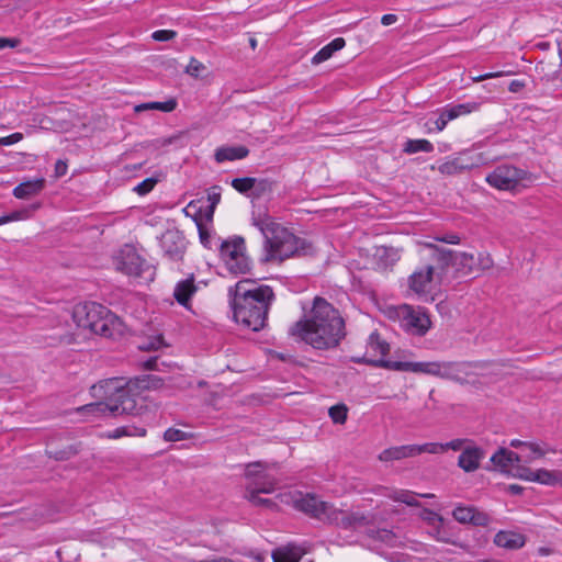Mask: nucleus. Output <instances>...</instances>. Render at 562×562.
Returning <instances> with one entry per match:
<instances>
[{
  "mask_svg": "<svg viewBox=\"0 0 562 562\" xmlns=\"http://www.w3.org/2000/svg\"><path fill=\"white\" fill-rule=\"evenodd\" d=\"M218 249L221 258L231 273L237 276L246 274L250 271L251 261L245 254V239L241 236H234L231 239L222 240Z\"/></svg>",
  "mask_w": 562,
  "mask_h": 562,
  "instance_id": "7",
  "label": "nucleus"
},
{
  "mask_svg": "<svg viewBox=\"0 0 562 562\" xmlns=\"http://www.w3.org/2000/svg\"><path fill=\"white\" fill-rule=\"evenodd\" d=\"M198 229H199V237L201 244L207 248L213 249L214 247H218L220 243L222 241L220 238H216L211 234V232L203 226L201 223H198Z\"/></svg>",
  "mask_w": 562,
  "mask_h": 562,
  "instance_id": "33",
  "label": "nucleus"
},
{
  "mask_svg": "<svg viewBox=\"0 0 562 562\" xmlns=\"http://www.w3.org/2000/svg\"><path fill=\"white\" fill-rule=\"evenodd\" d=\"M469 519H471L470 525L476 527H485L491 520L486 513L479 510L476 507L473 508V513Z\"/></svg>",
  "mask_w": 562,
  "mask_h": 562,
  "instance_id": "46",
  "label": "nucleus"
},
{
  "mask_svg": "<svg viewBox=\"0 0 562 562\" xmlns=\"http://www.w3.org/2000/svg\"><path fill=\"white\" fill-rule=\"evenodd\" d=\"M198 286L194 284V277L191 274L184 280H180L173 290V297L181 306L189 308L191 304V297L196 292Z\"/></svg>",
  "mask_w": 562,
  "mask_h": 562,
  "instance_id": "17",
  "label": "nucleus"
},
{
  "mask_svg": "<svg viewBox=\"0 0 562 562\" xmlns=\"http://www.w3.org/2000/svg\"><path fill=\"white\" fill-rule=\"evenodd\" d=\"M257 184V178L252 177H243V178H234L231 182V186L240 194L246 196L250 195V192L254 193V189Z\"/></svg>",
  "mask_w": 562,
  "mask_h": 562,
  "instance_id": "31",
  "label": "nucleus"
},
{
  "mask_svg": "<svg viewBox=\"0 0 562 562\" xmlns=\"http://www.w3.org/2000/svg\"><path fill=\"white\" fill-rule=\"evenodd\" d=\"M81 450V442L71 443L63 448H54L49 445L46 449V454L56 461H67L76 457Z\"/></svg>",
  "mask_w": 562,
  "mask_h": 562,
  "instance_id": "24",
  "label": "nucleus"
},
{
  "mask_svg": "<svg viewBox=\"0 0 562 562\" xmlns=\"http://www.w3.org/2000/svg\"><path fill=\"white\" fill-rule=\"evenodd\" d=\"M508 459V456H501L499 454V449H497V451H495L493 453V456L491 457V462L494 464L495 468H497L499 471L502 472H506L508 471V469L510 468V463L509 461H507Z\"/></svg>",
  "mask_w": 562,
  "mask_h": 562,
  "instance_id": "49",
  "label": "nucleus"
},
{
  "mask_svg": "<svg viewBox=\"0 0 562 562\" xmlns=\"http://www.w3.org/2000/svg\"><path fill=\"white\" fill-rule=\"evenodd\" d=\"M415 456L414 445L396 446L384 449L379 454V460L383 462L402 460L405 458H412Z\"/></svg>",
  "mask_w": 562,
  "mask_h": 562,
  "instance_id": "23",
  "label": "nucleus"
},
{
  "mask_svg": "<svg viewBox=\"0 0 562 562\" xmlns=\"http://www.w3.org/2000/svg\"><path fill=\"white\" fill-rule=\"evenodd\" d=\"M477 106L479 104L475 102L456 104V109L458 110L459 115L471 113L472 111L476 110Z\"/></svg>",
  "mask_w": 562,
  "mask_h": 562,
  "instance_id": "60",
  "label": "nucleus"
},
{
  "mask_svg": "<svg viewBox=\"0 0 562 562\" xmlns=\"http://www.w3.org/2000/svg\"><path fill=\"white\" fill-rule=\"evenodd\" d=\"M346 41L342 37H336L330 43L322 47L312 58V64L318 65L328 60L336 52L342 49Z\"/></svg>",
  "mask_w": 562,
  "mask_h": 562,
  "instance_id": "25",
  "label": "nucleus"
},
{
  "mask_svg": "<svg viewBox=\"0 0 562 562\" xmlns=\"http://www.w3.org/2000/svg\"><path fill=\"white\" fill-rule=\"evenodd\" d=\"M420 518L429 526V528L431 526L439 525V522H443V517L429 508H424L422 510Z\"/></svg>",
  "mask_w": 562,
  "mask_h": 562,
  "instance_id": "45",
  "label": "nucleus"
},
{
  "mask_svg": "<svg viewBox=\"0 0 562 562\" xmlns=\"http://www.w3.org/2000/svg\"><path fill=\"white\" fill-rule=\"evenodd\" d=\"M179 139H181L180 135H172L168 137H161L153 140V146L155 148L166 147L172 144H176Z\"/></svg>",
  "mask_w": 562,
  "mask_h": 562,
  "instance_id": "55",
  "label": "nucleus"
},
{
  "mask_svg": "<svg viewBox=\"0 0 562 562\" xmlns=\"http://www.w3.org/2000/svg\"><path fill=\"white\" fill-rule=\"evenodd\" d=\"M454 260H456V266L467 268L470 271L472 270L473 266L475 265L474 256L472 254H468V252L456 251Z\"/></svg>",
  "mask_w": 562,
  "mask_h": 562,
  "instance_id": "47",
  "label": "nucleus"
},
{
  "mask_svg": "<svg viewBox=\"0 0 562 562\" xmlns=\"http://www.w3.org/2000/svg\"><path fill=\"white\" fill-rule=\"evenodd\" d=\"M45 184L46 180L44 178L23 181L13 189V195L16 199H29L42 192Z\"/></svg>",
  "mask_w": 562,
  "mask_h": 562,
  "instance_id": "21",
  "label": "nucleus"
},
{
  "mask_svg": "<svg viewBox=\"0 0 562 562\" xmlns=\"http://www.w3.org/2000/svg\"><path fill=\"white\" fill-rule=\"evenodd\" d=\"M125 426H126V429L128 430V437H133V436L145 437L147 434L145 426H137L134 424L125 425Z\"/></svg>",
  "mask_w": 562,
  "mask_h": 562,
  "instance_id": "59",
  "label": "nucleus"
},
{
  "mask_svg": "<svg viewBox=\"0 0 562 562\" xmlns=\"http://www.w3.org/2000/svg\"><path fill=\"white\" fill-rule=\"evenodd\" d=\"M21 41L16 37H0V50L4 48H15L20 45Z\"/></svg>",
  "mask_w": 562,
  "mask_h": 562,
  "instance_id": "62",
  "label": "nucleus"
},
{
  "mask_svg": "<svg viewBox=\"0 0 562 562\" xmlns=\"http://www.w3.org/2000/svg\"><path fill=\"white\" fill-rule=\"evenodd\" d=\"M494 543L499 548L517 550L525 546L526 537L519 532L501 530L495 535Z\"/></svg>",
  "mask_w": 562,
  "mask_h": 562,
  "instance_id": "18",
  "label": "nucleus"
},
{
  "mask_svg": "<svg viewBox=\"0 0 562 562\" xmlns=\"http://www.w3.org/2000/svg\"><path fill=\"white\" fill-rule=\"evenodd\" d=\"M249 155V149L244 145L238 146H221L216 148L214 159L221 164L224 161H234L244 159Z\"/></svg>",
  "mask_w": 562,
  "mask_h": 562,
  "instance_id": "19",
  "label": "nucleus"
},
{
  "mask_svg": "<svg viewBox=\"0 0 562 562\" xmlns=\"http://www.w3.org/2000/svg\"><path fill=\"white\" fill-rule=\"evenodd\" d=\"M255 225L259 228L265 237L263 248L266 249V240L267 238H271L272 240H278L280 235H282V231L285 229L281 227L278 223L273 221H255Z\"/></svg>",
  "mask_w": 562,
  "mask_h": 562,
  "instance_id": "26",
  "label": "nucleus"
},
{
  "mask_svg": "<svg viewBox=\"0 0 562 562\" xmlns=\"http://www.w3.org/2000/svg\"><path fill=\"white\" fill-rule=\"evenodd\" d=\"M207 200L210 202L209 213L210 216H212L216 205L221 202V187H211L207 193Z\"/></svg>",
  "mask_w": 562,
  "mask_h": 562,
  "instance_id": "48",
  "label": "nucleus"
},
{
  "mask_svg": "<svg viewBox=\"0 0 562 562\" xmlns=\"http://www.w3.org/2000/svg\"><path fill=\"white\" fill-rule=\"evenodd\" d=\"M437 241L450 244V245H457L460 243V237L457 234L450 233V234H443L441 236L435 237Z\"/></svg>",
  "mask_w": 562,
  "mask_h": 562,
  "instance_id": "63",
  "label": "nucleus"
},
{
  "mask_svg": "<svg viewBox=\"0 0 562 562\" xmlns=\"http://www.w3.org/2000/svg\"><path fill=\"white\" fill-rule=\"evenodd\" d=\"M72 319L79 328L112 339L123 336L126 329L119 316L95 302L77 304L72 311Z\"/></svg>",
  "mask_w": 562,
  "mask_h": 562,
  "instance_id": "4",
  "label": "nucleus"
},
{
  "mask_svg": "<svg viewBox=\"0 0 562 562\" xmlns=\"http://www.w3.org/2000/svg\"><path fill=\"white\" fill-rule=\"evenodd\" d=\"M438 170L440 173L447 175V176H456V175H460V173L464 172V170H463V168H461V165L457 157L441 164L439 166Z\"/></svg>",
  "mask_w": 562,
  "mask_h": 562,
  "instance_id": "36",
  "label": "nucleus"
},
{
  "mask_svg": "<svg viewBox=\"0 0 562 562\" xmlns=\"http://www.w3.org/2000/svg\"><path fill=\"white\" fill-rule=\"evenodd\" d=\"M378 256L385 261V265H393L400 259L397 250L393 247H381L378 250Z\"/></svg>",
  "mask_w": 562,
  "mask_h": 562,
  "instance_id": "40",
  "label": "nucleus"
},
{
  "mask_svg": "<svg viewBox=\"0 0 562 562\" xmlns=\"http://www.w3.org/2000/svg\"><path fill=\"white\" fill-rule=\"evenodd\" d=\"M473 508L474 506L459 505L453 509L452 516L460 524H470L471 519H469V517H471Z\"/></svg>",
  "mask_w": 562,
  "mask_h": 562,
  "instance_id": "39",
  "label": "nucleus"
},
{
  "mask_svg": "<svg viewBox=\"0 0 562 562\" xmlns=\"http://www.w3.org/2000/svg\"><path fill=\"white\" fill-rule=\"evenodd\" d=\"M177 36L173 30H157L151 34V38L157 42H169Z\"/></svg>",
  "mask_w": 562,
  "mask_h": 562,
  "instance_id": "52",
  "label": "nucleus"
},
{
  "mask_svg": "<svg viewBox=\"0 0 562 562\" xmlns=\"http://www.w3.org/2000/svg\"><path fill=\"white\" fill-rule=\"evenodd\" d=\"M289 335L317 350H330L346 337V325L339 311L324 297L316 296L308 318L295 322Z\"/></svg>",
  "mask_w": 562,
  "mask_h": 562,
  "instance_id": "2",
  "label": "nucleus"
},
{
  "mask_svg": "<svg viewBox=\"0 0 562 562\" xmlns=\"http://www.w3.org/2000/svg\"><path fill=\"white\" fill-rule=\"evenodd\" d=\"M429 318L419 313L408 312L407 316L403 321V326L406 330L414 335L423 336L429 328Z\"/></svg>",
  "mask_w": 562,
  "mask_h": 562,
  "instance_id": "20",
  "label": "nucleus"
},
{
  "mask_svg": "<svg viewBox=\"0 0 562 562\" xmlns=\"http://www.w3.org/2000/svg\"><path fill=\"white\" fill-rule=\"evenodd\" d=\"M115 267L117 271L131 277L146 278L148 274L151 278L154 274L153 267L130 245H125L120 250L115 258Z\"/></svg>",
  "mask_w": 562,
  "mask_h": 562,
  "instance_id": "8",
  "label": "nucleus"
},
{
  "mask_svg": "<svg viewBox=\"0 0 562 562\" xmlns=\"http://www.w3.org/2000/svg\"><path fill=\"white\" fill-rule=\"evenodd\" d=\"M276 186V181L270 179H257V184L254 189V195L259 198L267 192H272Z\"/></svg>",
  "mask_w": 562,
  "mask_h": 562,
  "instance_id": "42",
  "label": "nucleus"
},
{
  "mask_svg": "<svg viewBox=\"0 0 562 562\" xmlns=\"http://www.w3.org/2000/svg\"><path fill=\"white\" fill-rule=\"evenodd\" d=\"M368 346L375 352H379L382 357L386 356L390 350V345L381 339L380 335L374 331L369 336Z\"/></svg>",
  "mask_w": 562,
  "mask_h": 562,
  "instance_id": "34",
  "label": "nucleus"
},
{
  "mask_svg": "<svg viewBox=\"0 0 562 562\" xmlns=\"http://www.w3.org/2000/svg\"><path fill=\"white\" fill-rule=\"evenodd\" d=\"M471 367L470 362L461 361H443L439 362L437 376L446 380H451L460 384L468 383L465 376L469 374L468 369Z\"/></svg>",
  "mask_w": 562,
  "mask_h": 562,
  "instance_id": "13",
  "label": "nucleus"
},
{
  "mask_svg": "<svg viewBox=\"0 0 562 562\" xmlns=\"http://www.w3.org/2000/svg\"><path fill=\"white\" fill-rule=\"evenodd\" d=\"M165 380L157 374H140L134 378H112L93 385L103 390L105 401L85 405L81 409L93 415L109 416H140L147 411L146 406L137 405L136 396L143 391L159 390Z\"/></svg>",
  "mask_w": 562,
  "mask_h": 562,
  "instance_id": "1",
  "label": "nucleus"
},
{
  "mask_svg": "<svg viewBox=\"0 0 562 562\" xmlns=\"http://www.w3.org/2000/svg\"><path fill=\"white\" fill-rule=\"evenodd\" d=\"M160 246L170 259L180 260L184 252V237L179 231H167L160 238Z\"/></svg>",
  "mask_w": 562,
  "mask_h": 562,
  "instance_id": "14",
  "label": "nucleus"
},
{
  "mask_svg": "<svg viewBox=\"0 0 562 562\" xmlns=\"http://www.w3.org/2000/svg\"><path fill=\"white\" fill-rule=\"evenodd\" d=\"M456 157L459 159L461 168H463L464 171L474 169V168L479 167L480 165L484 164V158L481 153L476 154L471 150H465V151L459 153V155Z\"/></svg>",
  "mask_w": 562,
  "mask_h": 562,
  "instance_id": "28",
  "label": "nucleus"
},
{
  "mask_svg": "<svg viewBox=\"0 0 562 562\" xmlns=\"http://www.w3.org/2000/svg\"><path fill=\"white\" fill-rule=\"evenodd\" d=\"M68 165L66 160L58 159L55 164L54 173L56 178H61L67 173Z\"/></svg>",
  "mask_w": 562,
  "mask_h": 562,
  "instance_id": "64",
  "label": "nucleus"
},
{
  "mask_svg": "<svg viewBox=\"0 0 562 562\" xmlns=\"http://www.w3.org/2000/svg\"><path fill=\"white\" fill-rule=\"evenodd\" d=\"M394 499L396 502L406 504L407 506L416 507L420 505V503L416 498V494L411 491L397 492L396 495L394 496Z\"/></svg>",
  "mask_w": 562,
  "mask_h": 562,
  "instance_id": "43",
  "label": "nucleus"
},
{
  "mask_svg": "<svg viewBox=\"0 0 562 562\" xmlns=\"http://www.w3.org/2000/svg\"><path fill=\"white\" fill-rule=\"evenodd\" d=\"M415 456L422 453L440 454L445 452L443 443L440 442H426L423 445H414Z\"/></svg>",
  "mask_w": 562,
  "mask_h": 562,
  "instance_id": "35",
  "label": "nucleus"
},
{
  "mask_svg": "<svg viewBox=\"0 0 562 562\" xmlns=\"http://www.w3.org/2000/svg\"><path fill=\"white\" fill-rule=\"evenodd\" d=\"M23 138V135L21 133H13L5 137H0V145L2 146H10L13 144H16Z\"/></svg>",
  "mask_w": 562,
  "mask_h": 562,
  "instance_id": "61",
  "label": "nucleus"
},
{
  "mask_svg": "<svg viewBox=\"0 0 562 562\" xmlns=\"http://www.w3.org/2000/svg\"><path fill=\"white\" fill-rule=\"evenodd\" d=\"M273 301L272 288H257V290L243 291L241 299L229 300V305L237 324L252 331H259L267 324Z\"/></svg>",
  "mask_w": 562,
  "mask_h": 562,
  "instance_id": "3",
  "label": "nucleus"
},
{
  "mask_svg": "<svg viewBox=\"0 0 562 562\" xmlns=\"http://www.w3.org/2000/svg\"><path fill=\"white\" fill-rule=\"evenodd\" d=\"M272 559L273 562H299L300 557L288 550L282 557H277L276 553H273Z\"/></svg>",
  "mask_w": 562,
  "mask_h": 562,
  "instance_id": "57",
  "label": "nucleus"
},
{
  "mask_svg": "<svg viewBox=\"0 0 562 562\" xmlns=\"http://www.w3.org/2000/svg\"><path fill=\"white\" fill-rule=\"evenodd\" d=\"M203 70H205V66L194 57L190 59L186 67V72L195 78H198Z\"/></svg>",
  "mask_w": 562,
  "mask_h": 562,
  "instance_id": "51",
  "label": "nucleus"
},
{
  "mask_svg": "<svg viewBox=\"0 0 562 562\" xmlns=\"http://www.w3.org/2000/svg\"><path fill=\"white\" fill-rule=\"evenodd\" d=\"M351 361L355 362V363H359V364L363 363V364H368V366H371V367H374V368H383L384 369V366H380L379 363L383 362V361H387V360L384 359V358L368 359L366 357H352Z\"/></svg>",
  "mask_w": 562,
  "mask_h": 562,
  "instance_id": "54",
  "label": "nucleus"
},
{
  "mask_svg": "<svg viewBox=\"0 0 562 562\" xmlns=\"http://www.w3.org/2000/svg\"><path fill=\"white\" fill-rule=\"evenodd\" d=\"M434 274L435 267L430 265L415 271L408 280L409 289L419 295L428 293V288L432 281Z\"/></svg>",
  "mask_w": 562,
  "mask_h": 562,
  "instance_id": "16",
  "label": "nucleus"
},
{
  "mask_svg": "<svg viewBox=\"0 0 562 562\" xmlns=\"http://www.w3.org/2000/svg\"><path fill=\"white\" fill-rule=\"evenodd\" d=\"M499 454L501 456H508V459L507 461H509L510 463V467H515L516 464L519 465L518 463L520 462V456L509 449H506V448H499Z\"/></svg>",
  "mask_w": 562,
  "mask_h": 562,
  "instance_id": "56",
  "label": "nucleus"
},
{
  "mask_svg": "<svg viewBox=\"0 0 562 562\" xmlns=\"http://www.w3.org/2000/svg\"><path fill=\"white\" fill-rule=\"evenodd\" d=\"M419 151L431 153L434 145L428 139H407L403 147V153L412 155Z\"/></svg>",
  "mask_w": 562,
  "mask_h": 562,
  "instance_id": "30",
  "label": "nucleus"
},
{
  "mask_svg": "<svg viewBox=\"0 0 562 562\" xmlns=\"http://www.w3.org/2000/svg\"><path fill=\"white\" fill-rule=\"evenodd\" d=\"M533 482L548 485L555 486L562 480V474L559 471H550L547 469H539L535 471V475L532 476Z\"/></svg>",
  "mask_w": 562,
  "mask_h": 562,
  "instance_id": "29",
  "label": "nucleus"
},
{
  "mask_svg": "<svg viewBox=\"0 0 562 562\" xmlns=\"http://www.w3.org/2000/svg\"><path fill=\"white\" fill-rule=\"evenodd\" d=\"M368 536L387 544H392L395 539V533L389 529H370Z\"/></svg>",
  "mask_w": 562,
  "mask_h": 562,
  "instance_id": "38",
  "label": "nucleus"
},
{
  "mask_svg": "<svg viewBox=\"0 0 562 562\" xmlns=\"http://www.w3.org/2000/svg\"><path fill=\"white\" fill-rule=\"evenodd\" d=\"M316 248L313 243L306 238L299 237L288 229L282 231L278 240L267 238L266 256L262 261L279 259L283 261L291 257H313Z\"/></svg>",
  "mask_w": 562,
  "mask_h": 562,
  "instance_id": "5",
  "label": "nucleus"
},
{
  "mask_svg": "<svg viewBox=\"0 0 562 562\" xmlns=\"http://www.w3.org/2000/svg\"><path fill=\"white\" fill-rule=\"evenodd\" d=\"M527 176L528 172L524 169L513 165H499L486 176L485 181L497 190L513 191Z\"/></svg>",
  "mask_w": 562,
  "mask_h": 562,
  "instance_id": "9",
  "label": "nucleus"
},
{
  "mask_svg": "<svg viewBox=\"0 0 562 562\" xmlns=\"http://www.w3.org/2000/svg\"><path fill=\"white\" fill-rule=\"evenodd\" d=\"M372 522L370 516L360 512H347L331 507L329 516H327V525L336 526L344 530H357Z\"/></svg>",
  "mask_w": 562,
  "mask_h": 562,
  "instance_id": "10",
  "label": "nucleus"
},
{
  "mask_svg": "<svg viewBox=\"0 0 562 562\" xmlns=\"http://www.w3.org/2000/svg\"><path fill=\"white\" fill-rule=\"evenodd\" d=\"M158 181L156 177L146 178L134 188V191L140 196L146 195L153 191Z\"/></svg>",
  "mask_w": 562,
  "mask_h": 562,
  "instance_id": "41",
  "label": "nucleus"
},
{
  "mask_svg": "<svg viewBox=\"0 0 562 562\" xmlns=\"http://www.w3.org/2000/svg\"><path fill=\"white\" fill-rule=\"evenodd\" d=\"M105 437L109 438V439H119V438H122V437H128V430L126 429L125 425L124 426H120V427H116L113 430L108 431Z\"/></svg>",
  "mask_w": 562,
  "mask_h": 562,
  "instance_id": "58",
  "label": "nucleus"
},
{
  "mask_svg": "<svg viewBox=\"0 0 562 562\" xmlns=\"http://www.w3.org/2000/svg\"><path fill=\"white\" fill-rule=\"evenodd\" d=\"M329 417L335 424H345L348 415V407L345 404H336L328 411Z\"/></svg>",
  "mask_w": 562,
  "mask_h": 562,
  "instance_id": "37",
  "label": "nucleus"
},
{
  "mask_svg": "<svg viewBox=\"0 0 562 562\" xmlns=\"http://www.w3.org/2000/svg\"><path fill=\"white\" fill-rule=\"evenodd\" d=\"M277 497L281 503L289 505L305 516L323 524L327 522V516H329L333 507V504L322 501L319 496L314 493L291 491L280 493Z\"/></svg>",
  "mask_w": 562,
  "mask_h": 562,
  "instance_id": "6",
  "label": "nucleus"
},
{
  "mask_svg": "<svg viewBox=\"0 0 562 562\" xmlns=\"http://www.w3.org/2000/svg\"><path fill=\"white\" fill-rule=\"evenodd\" d=\"M257 288H270L267 284H258L257 281L251 279H243L228 288L227 295L228 300L241 299L243 291L257 290Z\"/></svg>",
  "mask_w": 562,
  "mask_h": 562,
  "instance_id": "27",
  "label": "nucleus"
},
{
  "mask_svg": "<svg viewBox=\"0 0 562 562\" xmlns=\"http://www.w3.org/2000/svg\"><path fill=\"white\" fill-rule=\"evenodd\" d=\"M384 369L398 372H414L437 376L439 361L412 362V361H383L379 363Z\"/></svg>",
  "mask_w": 562,
  "mask_h": 562,
  "instance_id": "12",
  "label": "nucleus"
},
{
  "mask_svg": "<svg viewBox=\"0 0 562 562\" xmlns=\"http://www.w3.org/2000/svg\"><path fill=\"white\" fill-rule=\"evenodd\" d=\"M428 533L434 537L437 541L450 543V538L448 531L443 528V522H439V525L431 526L428 530Z\"/></svg>",
  "mask_w": 562,
  "mask_h": 562,
  "instance_id": "44",
  "label": "nucleus"
},
{
  "mask_svg": "<svg viewBox=\"0 0 562 562\" xmlns=\"http://www.w3.org/2000/svg\"><path fill=\"white\" fill-rule=\"evenodd\" d=\"M188 438V435L187 432L180 430V429H177V428H168L165 432H164V439L166 441H171V442H176V441H182V440H186Z\"/></svg>",
  "mask_w": 562,
  "mask_h": 562,
  "instance_id": "50",
  "label": "nucleus"
},
{
  "mask_svg": "<svg viewBox=\"0 0 562 562\" xmlns=\"http://www.w3.org/2000/svg\"><path fill=\"white\" fill-rule=\"evenodd\" d=\"M274 490V483L273 482H255L251 485H248L246 487V494L245 497L257 507H265L270 510H278L279 506L278 504L271 499V498H265L261 497L260 494H269L272 493Z\"/></svg>",
  "mask_w": 562,
  "mask_h": 562,
  "instance_id": "11",
  "label": "nucleus"
},
{
  "mask_svg": "<svg viewBox=\"0 0 562 562\" xmlns=\"http://www.w3.org/2000/svg\"><path fill=\"white\" fill-rule=\"evenodd\" d=\"M429 248L435 250L432 260L436 262L435 269L440 270L438 274H443L450 266H456V251L446 248H439L436 245L429 244Z\"/></svg>",
  "mask_w": 562,
  "mask_h": 562,
  "instance_id": "22",
  "label": "nucleus"
},
{
  "mask_svg": "<svg viewBox=\"0 0 562 562\" xmlns=\"http://www.w3.org/2000/svg\"><path fill=\"white\" fill-rule=\"evenodd\" d=\"M485 457V451L480 447H465L458 458V465L465 472H474Z\"/></svg>",
  "mask_w": 562,
  "mask_h": 562,
  "instance_id": "15",
  "label": "nucleus"
},
{
  "mask_svg": "<svg viewBox=\"0 0 562 562\" xmlns=\"http://www.w3.org/2000/svg\"><path fill=\"white\" fill-rule=\"evenodd\" d=\"M513 475L525 481L533 482L532 476L535 475V471L527 467L516 465Z\"/></svg>",
  "mask_w": 562,
  "mask_h": 562,
  "instance_id": "53",
  "label": "nucleus"
},
{
  "mask_svg": "<svg viewBox=\"0 0 562 562\" xmlns=\"http://www.w3.org/2000/svg\"><path fill=\"white\" fill-rule=\"evenodd\" d=\"M177 108V101L175 99H169L165 102H148L139 104L135 108L136 111L142 110H159L165 113L172 112Z\"/></svg>",
  "mask_w": 562,
  "mask_h": 562,
  "instance_id": "32",
  "label": "nucleus"
}]
</instances>
